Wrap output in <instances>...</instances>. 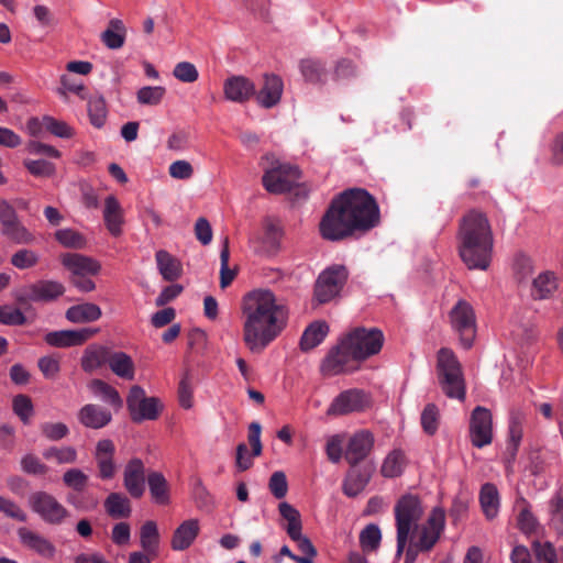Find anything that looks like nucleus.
Masks as SVG:
<instances>
[{
  "label": "nucleus",
  "mask_w": 563,
  "mask_h": 563,
  "mask_svg": "<svg viewBox=\"0 0 563 563\" xmlns=\"http://www.w3.org/2000/svg\"><path fill=\"white\" fill-rule=\"evenodd\" d=\"M379 222V209L365 189H349L335 197L320 221V233L329 241H341L356 231L366 232Z\"/></svg>",
  "instance_id": "nucleus-1"
},
{
  "label": "nucleus",
  "mask_w": 563,
  "mask_h": 563,
  "mask_svg": "<svg viewBox=\"0 0 563 563\" xmlns=\"http://www.w3.org/2000/svg\"><path fill=\"white\" fill-rule=\"evenodd\" d=\"M243 341L253 353L264 351L287 327L288 309L268 289L247 292L242 301Z\"/></svg>",
  "instance_id": "nucleus-2"
},
{
  "label": "nucleus",
  "mask_w": 563,
  "mask_h": 563,
  "mask_svg": "<svg viewBox=\"0 0 563 563\" xmlns=\"http://www.w3.org/2000/svg\"><path fill=\"white\" fill-rule=\"evenodd\" d=\"M457 239L463 263L470 269H487L492 261L494 238L486 214L476 209L470 210L461 219Z\"/></svg>",
  "instance_id": "nucleus-3"
},
{
  "label": "nucleus",
  "mask_w": 563,
  "mask_h": 563,
  "mask_svg": "<svg viewBox=\"0 0 563 563\" xmlns=\"http://www.w3.org/2000/svg\"><path fill=\"white\" fill-rule=\"evenodd\" d=\"M423 506L420 498L413 494L402 495L394 508L397 531V556H400L408 545L409 536L417 527L423 515Z\"/></svg>",
  "instance_id": "nucleus-4"
},
{
  "label": "nucleus",
  "mask_w": 563,
  "mask_h": 563,
  "mask_svg": "<svg viewBox=\"0 0 563 563\" xmlns=\"http://www.w3.org/2000/svg\"><path fill=\"white\" fill-rule=\"evenodd\" d=\"M437 374L441 389L448 397L464 399L465 386L461 364L451 350L442 347L438 352Z\"/></svg>",
  "instance_id": "nucleus-5"
},
{
  "label": "nucleus",
  "mask_w": 563,
  "mask_h": 563,
  "mask_svg": "<svg viewBox=\"0 0 563 563\" xmlns=\"http://www.w3.org/2000/svg\"><path fill=\"white\" fill-rule=\"evenodd\" d=\"M343 345L351 350L356 363L378 354L385 336L378 328L356 327L342 336Z\"/></svg>",
  "instance_id": "nucleus-6"
},
{
  "label": "nucleus",
  "mask_w": 563,
  "mask_h": 563,
  "mask_svg": "<svg viewBox=\"0 0 563 563\" xmlns=\"http://www.w3.org/2000/svg\"><path fill=\"white\" fill-rule=\"evenodd\" d=\"M445 514L442 508H433L427 521L420 527H413L408 541V555L411 551H430L444 529Z\"/></svg>",
  "instance_id": "nucleus-7"
},
{
  "label": "nucleus",
  "mask_w": 563,
  "mask_h": 563,
  "mask_svg": "<svg viewBox=\"0 0 563 563\" xmlns=\"http://www.w3.org/2000/svg\"><path fill=\"white\" fill-rule=\"evenodd\" d=\"M126 407L131 420L141 423L145 420H156L163 409V405L156 397H147L143 387L133 385L126 397Z\"/></svg>",
  "instance_id": "nucleus-8"
},
{
  "label": "nucleus",
  "mask_w": 563,
  "mask_h": 563,
  "mask_svg": "<svg viewBox=\"0 0 563 563\" xmlns=\"http://www.w3.org/2000/svg\"><path fill=\"white\" fill-rule=\"evenodd\" d=\"M450 321L459 334L460 342L470 349L476 336V317L473 307L466 300H459L450 311Z\"/></svg>",
  "instance_id": "nucleus-9"
},
{
  "label": "nucleus",
  "mask_w": 563,
  "mask_h": 563,
  "mask_svg": "<svg viewBox=\"0 0 563 563\" xmlns=\"http://www.w3.org/2000/svg\"><path fill=\"white\" fill-rule=\"evenodd\" d=\"M347 269L344 265H332L318 277L314 286V297L319 303H327L335 298L347 280Z\"/></svg>",
  "instance_id": "nucleus-10"
},
{
  "label": "nucleus",
  "mask_w": 563,
  "mask_h": 563,
  "mask_svg": "<svg viewBox=\"0 0 563 563\" xmlns=\"http://www.w3.org/2000/svg\"><path fill=\"white\" fill-rule=\"evenodd\" d=\"M300 179V170L290 164L277 163L267 169L262 178L264 188L271 194L290 191Z\"/></svg>",
  "instance_id": "nucleus-11"
},
{
  "label": "nucleus",
  "mask_w": 563,
  "mask_h": 563,
  "mask_svg": "<svg viewBox=\"0 0 563 563\" xmlns=\"http://www.w3.org/2000/svg\"><path fill=\"white\" fill-rule=\"evenodd\" d=\"M32 511L49 525L58 526L68 517V510L51 494L34 492L29 497Z\"/></svg>",
  "instance_id": "nucleus-12"
},
{
  "label": "nucleus",
  "mask_w": 563,
  "mask_h": 563,
  "mask_svg": "<svg viewBox=\"0 0 563 563\" xmlns=\"http://www.w3.org/2000/svg\"><path fill=\"white\" fill-rule=\"evenodd\" d=\"M355 362L351 350L343 345L341 338L322 361L320 371L327 377L351 373L357 369V366L354 365Z\"/></svg>",
  "instance_id": "nucleus-13"
},
{
  "label": "nucleus",
  "mask_w": 563,
  "mask_h": 563,
  "mask_svg": "<svg viewBox=\"0 0 563 563\" xmlns=\"http://www.w3.org/2000/svg\"><path fill=\"white\" fill-rule=\"evenodd\" d=\"M65 292V287L55 280H38L18 290L14 298L18 303L26 305L31 301H52Z\"/></svg>",
  "instance_id": "nucleus-14"
},
{
  "label": "nucleus",
  "mask_w": 563,
  "mask_h": 563,
  "mask_svg": "<svg viewBox=\"0 0 563 563\" xmlns=\"http://www.w3.org/2000/svg\"><path fill=\"white\" fill-rule=\"evenodd\" d=\"M470 438L475 448H484L493 441V419L490 411L477 406L471 415Z\"/></svg>",
  "instance_id": "nucleus-15"
},
{
  "label": "nucleus",
  "mask_w": 563,
  "mask_h": 563,
  "mask_svg": "<svg viewBox=\"0 0 563 563\" xmlns=\"http://www.w3.org/2000/svg\"><path fill=\"white\" fill-rule=\"evenodd\" d=\"M368 405L366 394L361 389H347L339 394L327 410L328 416H344L362 411Z\"/></svg>",
  "instance_id": "nucleus-16"
},
{
  "label": "nucleus",
  "mask_w": 563,
  "mask_h": 563,
  "mask_svg": "<svg viewBox=\"0 0 563 563\" xmlns=\"http://www.w3.org/2000/svg\"><path fill=\"white\" fill-rule=\"evenodd\" d=\"M115 451V445L110 439L99 440L96 444L93 459L98 470L97 477L101 481L112 479L118 472Z\"/></svg>",
  "instance_id": "nucleus-17"
},
{
  "label": "nucleus",
  "mask_w": 563,
  "mask_h": 563,
  "mask_svg": "<svg viewBox=\"0 0 563 563\" xmlns=\"http://www.w3.org/2000/svg\"><path fill=\"white\" fill-rule=\"evenodd\" d=\"M374 470L371 463L350 465L342 483L343 494L350 498L361 494L369 483Z\"/></svg>",
  "instance_id": "nucleus-18"
},
{
  "label": "nucleus",
  "mask_w": 563,
  "mask_h": 563,
  "mask_svg": "<svg viewBox=\"0 0 563 563\" xmlns=\"http://www.w3.org/2000/svg\"><path fill=\"white\" fill-rule=\"evenodd\" d=\"M374 434L368 430H361L350 437L344 450V459L349 465L360 464L374 448Z\"/></svg>",
  "instance_id": "nucleus-19"
},
{
  "label": "nucleus",
  "mask_w": 563,
  "mask_h": 563,
  "mask_svg": "<svg viewBox=\"0 0 563 563\" xmlns=\"http://www.w3.org/2000/svg\"><path fill=\"white\" fill-rule=\"evenodd\" d=\"M284 91L283 79L275 74H264L263 85L255 90V100L264 109H272L280 102Z\"/></svg>",
  "instance_id": "nucleus-20"
},
{
  "label": "nucleus",
  "mask_w": 563,
  "mask_h": 563,
  "mask_svg": "<svg viewBox=\"0 0 563 563\" xmlns=\"http://www.w3.org/2000/svg\"><path fill=\"white\" fill-rule=\"evenodd\" d=\"M145 466L142 460H130L123 471V486L132 498L140 499L145 493Z\"/></svg>",
  "instance_id": "nucleus-21"
},
{
  "label": "nucleus",
  "mask_w": 563,
  "mask_h": 563,
  "mask_svg": "<svg viewBox=\"0 0 563 563\" xmlns=\"http://www.w3.org/2000/svg\"><path fill=\"white\" fill-rule=\"evenodd\" d=\"M97 333L95 329L62 330L52 331L44 336L45 342L51 346L69 347L81 345Z\"/></svg>",
  "instance_id": "nucleus-22"
},
{
  "label": "nucleus",
  "mask_w": 563,
  "mask_h": 563,
  "mask_svg": "<svg viewBox=\"0 0 563 563\" xmlns=\"http://www.w3.org/2000/svg\"><path fill=\"white\" fill-rule=\"evenodd\" d=\"M223 92L228 100L244 103L254 97L255 85L244 76H231L223 84Z\"/></svg>",
  "instance_id": "nucleus-23"
},
{
  "label": "nucleus",
  "mask_w": 563,
  "mask_h": 563,
  "mask_svg": "<svg viewBox=\"0 0 563 563\" xmlns=\"http://www.w3.org/2000/svg\"><path fill=\"white\" fill-rule=\"evenodd\" d=\"M77 418L86 428L102 429L111 422L112 413L99 405L87 404L79 409Z\"/></svg>",
  "instance_id": "nucleus-24"
},
{
  "label": "nucleus",
  "mask_w": 563,
  "mask_h": 563,
  "mask_svg": "<svg viewBox=\"0 0 563 563\" xmlns=\"http://www.w3.org/2000/svg\"><path fill=\"white\" fill-rule=\"evenodd\" d=\"M18 537L21 543L44 558H53L55 554L54 544L45 537L30 530L26 527L18 529Z\"/></svg>",
  "instance_id": "nucleus-25"
},
{
  "label": "nucleus",
  "mask_w": 563,
  "mask_h": 563,
  "mask_svg": "<svg viewBox=\"0 0 563 563\" xmlns=\"http://www.w3.org/2000/svg\"><path fill=\"white\" fill-rule=\"evenodd\" d=\"M200 531L199 521L197 519L185 520L175 531L172 538V549L175 551H184L188 549Z\"/></svg>",
  "instance_id": "nucleus-26"
},
{
  "label": "nucleus",
  "mask_w": 563,
  "mask_h": 563,
  "mask_svg": "<svg viewBox=\"0 0 563 563\" xmlns=\"http://www.w3.org/2000/svg\"><path fill=\"white\" fill-rule=\"evenodd\" d=\"M479 505L487 520H493L498 516L500 508V496L495 484L485 483L479 490Z\"/></svg>",
  "instance_id": "nucleus-27"
},
{
  "label": "nucleus",
  "mask_w": 563,
  "mask_h": 563,
  "mask_svg": "<svg viewBox=\"0 0 563 563\" xmlns=\"http://www.w3.org/2000/svg\"><path fill=\"white\" fill-rule=\"evenodd\" d=\"M63 265L74 275H96L100 271V264L90 257L80 254H64Z\"/></svg>",
  "instance_id": "nucleus-28"
},
{
  "label": "nucleus",
  "mask_w": 563,
  "mask_h": 563,
  "mask_svg": "<svg viewBox=\"0 0 563 563\" xmlns=\"http://www.w3.org/2000/svg\"><path fill=\"white\" fill-rule=\"evenodd\" d=\"M103 220L107 229L113 236H119L122 233L123 212L119 201L113 196L106 198Z\"/></svg>",
  "instance_id": "nucleus-29"
},
{
  "label": "nucleus",
  "mask_w": 563,
  "mask_h": 563,
  "mask_svg": "<svg viewBox=\"0 0 563 563\" xmlns=\"http://www.w3.org/2000/svg\"><path fill=\"white\" fill-rule=\"evenodd\" d=\"M108 365L111 372L118 377L132 380L135 376V365L130 355L124 352H117L110 349Z\"/></svg>",
  "instance_id": "nucleus-30"
},
{
  "label": "nucleus",
  "mask_w": 563,
  "mask_h": 563,
  "mask_svg": "<svg viewBox=\"0 0 563 563\" xmlns=\"http://www.w3.org/2000/svg\"><path fill=\"white\" fill-rule=\"evenodd\" d=\"M329 332V325L324 321H314L309 324L300 338V350L308 352L323 342Z\"/></svg>",
  "instance_id": "nucleus-31"
},
{
  "label": "nucleus",
  "mask_w": 563,
  "mask_h": 563,
  "mask_svg": "<svg viewBox=\"0 0 563 563\" xmlns=\"http://www.w3.org/2000/svg\"><path fill=\"white\" fill-rule=\"evenodd\" d=\"M155 260L157 268L165 280L174 282L181 276V263L167 251H157Z\"/></svg>",
  "instance_id": "nucleus-32"
},
{
  "label": "nucleus",
  "mask_w": 563,
  "mask_h": 563,
  "mask_svg": "<svg viewBox=\"0 0 563 563\" xmlns=\"http://www.w3.org/2000/svg\"><path fill=\"white\" fill-rule=\"evenodd\" d=\"M103 507L113 519L129 518L132 512L130 499L121 493H110L104 499Z\"/></svg>",
  "instance_id": "nucleus-33"
},
{
  "label": "nucleus",
  "mask_w": 563,
  "mask_h": 563,
  "mask_svg": "<svg viewBox=\"0 0 563 563\" xmlns=\"http://www.w3.org/2000/svg\"><path fill=\"white\" fill-rule=\"evenodd\" d=\"M110 349L101 345L88 346L81 357V367L85 372L91 373L104 364H108Z\"/></svg>",
  "instance_id": "nucleus-34"
},
{
  "label": "nucleus",
  "mask_w": 563,
  "mask_h": 563,
  "mask_svg": "<svg viewBox=\"0 0 563 563\" xmlns=\"http://www.w3.org/2000/svg\"><path fill=\"white\" fill-rule=\"evenodd\" d=\"M101 314L100 307L91 302L71 306L66 311V318L74 323L92 322L98 320Z\"/></svg>",
  "instance_id": "nucleus-35"
},
{
  "label": "nucleus",
  "mask_w": 563,
  "mask_h": 563,
  "mask_svg": "<svg viewBox=\"0 0 563 563\" xmlns=\"http://www.w3.org/2000/svg\"><path fill=\"white\" fill-rule=\"evenodd\" d=\"M140 543L144 552L152 558H157L159 549V532L155 521L148 520L140 530Z\"/></svg>",
  "instance_id": "nucleus-36"
},
{
  "label": "nucleus",
  "mask_w": 563,
  "mask_h": 563,
  "mask_svg": "<svg viewBox=\"0 0 563 563\" xmlns=\"http://www.w3.org/2000/svg\"><path fill=\"white\" fill-rule=\"evenodd\" d=\"M526 415L519 409L512 410L509 419V439L507 451L514 457L518 451L519 444L522 439V424L525 422Z\"/></svg>",
  "instance_id": "nucleus-37"
},
{
  "label": "nucleus",
  "mask_w": 563,
  "mask_h": 563,
  "mask_svg": "<svg viewBox=\"0 0 563 563\" xmlns=\"http://www.w3.org/2000/svg\"><path fill=\"white\" fill-rule=\"evenodd\" d=\"M88 387L96 396H99L104 402L111 405L114 409L118 410L122 408L123 400L119 391L104 380L95 378L89 383Z\"/></svg>",
  "instance_id": "nucleus-38"
},
{
  "label": "nucleus",
  "mask_w": 563,
  "mask_h": 563,
  "mask_svg": "<svg viewBox=\"0 0 563 563\" xmlns=\"http://www.w3.org/2000/svg\"><path fill=\"white\" fill-rule=\"evenodd\" d=\"M558 288V279L552 272L541 273L537 278L532 282L531 296L534 299H547L552 296V294Z\"/></svg>",
  "instance_id": "nucleus-39"
},
{
  "label": "nucleus",
  "mask_w": 563,
  "mask_h": 563,
  "mask_svg": "<svg viewBox=\"0 0 563 563\" xmlns=\"http://www.w3.org/2000/svg\"><path fill=\"white\" fill-rule=\"evenodd\" d=\"M147 483L153 500L159 505H167L169 503V487L164 475L159 472H151L147 475Z\"/></svg>",
  "instance_id": "nucleus-40"
},
{
  "label": "nucleus",
  "mask_w": 563,
  "mask_h": 563,
  "mask_svg": "<svg viewBox=\"0 0 563 563\" xmlns=\"http://www.w3.org/2000/svg\"><path fill=\"white\" fill-rule=\"evenodd\" d=\"M101 40L110 49L121 48L125 41V27L121 20L112 19L109 27L102 32Z\"/></svg>",
  "instance_id": "nucleus-41"
},
{
  "label": "nucleus",
  "mask_w": 563,
  "mask_h": 563,
  "mask_svg": "<svg viewBox=\"0 0 563 563\" xmlns=\"http://www.w3.org/2000/svg\"><path fill=\"white\" fill-rule=\"evenodd\" d=\"M300 70L305 79L312 84H324L328 78L325 65L318 59H303Z\"/></svg>",
  "instance_id": "nucleus-42"
},
{
  "label": "nucleus",
  "mask_w": 563,
  "mask_h": 563,
  "mask_svg": "<svg viewBox=\"0 0 563 563\" xmlns=\"http://www.w3.org/2000/svg\"><path fill=\"white\" fill-rule=\"evenodd\" d=\"M1 233L16 244H31L35 240V236L20 222L19 218L2 227Z\"/></svg>",
  "instance_id": "nucleus-43"
},
{
  "label": "nucleus",
  "mask_w": 563,
  "mask_h": 563,
  "mask_svg": "<svg viewBox=\"0 0 563 563\" xmlns=\"http://www.w3.org/2000/svg\"><path fill=\"white\" fill-rule=\"evenodd\" d=\"M88 117L91 125L101 129L107 120V104L102 96L96 95L88 97Z\"/></svg>",
  "instance_id": "nucleus-44"
},
{
  "label": "nucleus",
  "mask_w": 563,
  "mask_h": 563,
  "mask_svg": "<svg viewBox=\"0 0 563 563\" xmlns=\"http://www.w3.org/2000/svg\"><path fill=\"white\" fill-rule=\"evenodd\" d=\"M278 510L282 518L287 521L285 529L288 537L296 538V534L302 530L300 512L286 501L279 504Z\"/></svg>",
  "instance_id": "nucleus-45"
},
{
  "label": "nucleus",
  "mask_w": 563,
  "mask_h": 563,
  "mask_svg": "<svg viewBox=\"0 0 563 563\" xmlns=\"http://www.w3.org/2000/svg\"><path fill=\"white\" fill-rule=\"evenodd\" d=\"M550 525L558 534L563 536V490H558L549 501Z\"/></svg>",
  "instance_id": "nucleus-46"
},
{
  "label": "nucleus",
  "mask_w": 563,
  "mask_h": 563,
  "mask_svg": "<svg viewBox=\"0 0 563 563\" xmlns=\"http://www.w3.org/2000/svg\"><path fill=\"white\" fill-rule=\"evenodd\" d=\"M382 540V532L377 525H367L360 533V545L365 553L375 552Z\"/></svg>",
  "instance_id": "nucleus-47"
},
{
  "label": "nucleus",
  "mask_w": 563,
  "mask_h": 563,
  "mask_svg": "<svg viewBox=\"0 0 563 563\" xmlns=\"http://www.w3.org/2000/svg\"><path fill=\"white\" fill-rule=\"evenodd\" d=\"M229 258H230V249H229V239L224 238L222 243V249L220 252V287L222 289L227 288L236 276V271L231 269L229 267Z\"/></svg>",
  "instance_id": "nucleus-48"
},
{
  "label": "nucleus",
  "mask_w": 563,
  "mask_h": 563,
  "mask_svg": "<svg viewBox=\"0 0 563 563\" xmlns=\"http://www.w3.org/2000/svg\"><path fill=\"white\" fill-rule=\"evenodd\" d=\"M45 460H54L58 464H73L77 461L78 454L74 446H49L43 452Z\"/></svg>",
  "instance_id": "nucleus-49"
},
{
  "label": "nucleus",
  "mask_w": 563,
  "mask_h": 563,
  "mask_svg": "<svg viewBox=\"0 0 563 563\" xmlns=\"http://www.w3.org/2000/svg\"><path fill=\"white\" fill-rule=\"evenodd\" d=\"M89 482L88 475H86L80 468H69L63 475V483L70 489L77 493H82Z\"/></svg>",
  "instance_id": "nucleus-50"
},
{
  "label": "nucleus",
  "mask_w": 563,
  "mask_h": 563,
  "mask_svg": "<svg viewBox=\"0 0 563 563\" xmlns=\"http://www.w3.org/2000/svg\"><path fill=\"white\" fill-rule=\"evenodd\" d=\"M356 76H357V67L353 63V60L345 58V57L336 60L334 68H333V74H332V79L334 81H346L352 78H355Z\"/></svg>",
  "instance_id": "nucleus-51"
},
{
  "label": "nucleus",
  "mask_w": 563,
  "mask_h": 563,
  "mask_svg": "<svg viewBox=\"0 0 563 563\" xmlns=\"http://www.w3.org/2000/svg\"><path fill=\"white\" fill-rule=\"evenodd\" d=\"M165 88L162 86H146L141 88L136 93L137 102L147 106H157L165 96Z\"/></svg>",
  "instance_id": "nucleus-52"
},
{
  "label": "nucleus",
  "mask_w": 563,
  "mask_h": 563,
  "mask_svg": "<svg viewBox=\"0 0 563 563\" xmlns=\"http://www.w3.org/2000/svg\"><path fill=\"white\" fill-rule=\"evenodd\" d=\"M440 412L434 404H428L421 413V427L426 433L433 435L439 428Z\"/></svg>",
  "instance_id": "nucleus-53"
},
{
  "label": "nucleus",
  "mask_w": 563,
  "mask_h": 563,
  "mask_svg": "<svg viewBox=\"0 0 563 563\" xmlns=\"http://www.w3.org/2000/svg\"><path fill=\"white\" fill-rule=\"evenodd\" d=\"M38 254L30 249H21L11 256V264L19 269L34 267L38 263Z\"/></svg>",
  "instance_id": "nucleus-54"
},
{
  "label": "nucleus",
  "mask_w": 563,
  "mask_h": 563,
  "mask_svg": "<svg viewBox=\"0 0 563 563\" xmlns=\"http://www.w3.org/2000/svg\"><path fill=\"white\" fill-rule=\"evenodd\" d=\"M402 471V454L400 451L390 452L380 468V473L384 477H396L401 474Z\"/></svg>",
  "instance_id": "nucleus-55"
},
{
  "label": "nucleus",
  "mask_w": 563,
  "mask_h": 563,
  "mask_svg": "<svg viewBox=\"0 0 563 563\" xmlns=\"http://www.w3.org/2000/svg\"><path fill=\"white\" fill-rule=\"evenodd\" d=\"M40 431L49 441H59L69 434L68 427L63 422L41 423Z\"/></svg>",
  "instance_id": "nucleus-56"
},
{
  "label": "nucleus",
  "mask_w": 563,
  "mask_h": 563,
  "mask_svg": "<svg viewBox=\"0 0 563 563\" xmlns=\"http://www.w3.org/2000/svg\"><path fill=\"white\" fill-rule=\"evenodd\" d=\"M26 317L19 308H12L9 305L0 306V324L4 325H24Z\"/></svg>",
  "instance_id": "nucleus-57"
},
{
  "label": "nucleus",
  "mask_w": 563,
  "mask_h": 563,
  "mask_svg": "<svg viewBox=\"0 0 563 563\" xmlns=\"http://www.w3.org/2000/svg\"><path fill=\"white\" fill-rule=\"evenodd\" d=\"M55 239L63 246L70 249H81L85 244L82 235L71 229L57 230Z\"/></svg>",
  "instance_id": "nucleus-58"
},
{
  "label": "nucleus",
  "mask_w": 563,
  "mask_h": 563,
  "mask_svg": "<svg viewBox=\"0 0 563 563\" xmlns=\"http://www.w3.org/2000/svg\"><path fill=\"white\" fill-rule=\"evenodd\" d=\"M12 407L14 413L24 422L27 423L31 416L33 415V404L29 396L16 395L13 398Z\"/></svg>",
  "instance_id": "nucleus-59"
},
{
  "label": "nucleus",
  "mask_w": 563,
  "mask_h": 563,
  "mask_svg": "<svg viewBox=\"0 0 563 563\" xmlns=\"http://www.w3.org/2000/svg\"><path fill=\"white\" fill-rule=\"evenodd\" d=\"M532 550L534 552L536 559L540 563H558V555L555 548L550 542L541 543L540 541H534L532 543Z\"/></svg>",
  "instance_id": "nucleus-60"
},
{
  "label": "nucleus",
  "mask_w": 563,
  "mask_h": 563,
  "mask_svg": "<svg viewBox=\"0 0 563 563\" xmlns=\"http://www.w3.org/2000/svg\"><path fill=\"white\" fill-rule=\"evenodd\" d=\"M37 367L46 379H55L60 372V362L56 356L46 355L38 358Z\"/></svg>",
  "instance_id": "nucleus-61"
},
{
  "label": "nucleus",
  "mask_w": 563,
  "mask_h": 563,
  "mask_svg": "<svg viewBox=\"0 0 563 563\" xmlns=\"http://www.w3.org/2000/svg\"><path fill=\"white\" fill-rule=\"evenodd\" d=\"M178 400L183 408L189 409L192 407V384L191 374L186 371L178 386Z\"/></svg>",
  "instance_id": "nucleus-62"
},
{
  "label": "nucleus",
  "mask_w": 563,
  "mask_h": 563,
  "mask_svg": "<svg viewBox=\"0 0 563 563\" xmlns=\"http://www.w3.org/2000/svg\"><path fill=\"white\" fill-rule=\"evenodd\" d=\"M44 126L46 131L62 139H69L74 135V130L66 122L49 115L44 117Z\"/></svg>",
  "instance_id": "nucleus-63"
},
{
  "label": "nucleus",
  "mask_w": 563,
  "mask_h": 563,
  "mask_svg": "<svg viewBox=\"0 0 563 563\" xmlns=\"http://www.w3.org/2000/svg\"><path fill=\"white\" fill-rule=\"evenodd\" d=\"M173 75L179 81L186 84L195 82L199 77V73L196 66L189 62H180L176 64L173 70Z\"/></svg>",
  "instance_id": "nucleus-64"
}]
</instances>
